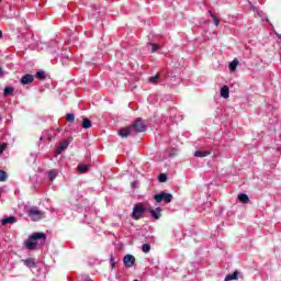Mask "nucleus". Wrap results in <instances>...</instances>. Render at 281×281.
Masks as SVG:
<instances>
[{
	"instance_id": "nucleus-1",
	"label": "nucleus",
	"mask_w": 281,
	"mask_h": 281,
	"mask_svg": "<svg viewBox=\"0 0 281 281\" xmlns=\"http://www.w3.org/2000/svg\"><path fill=\"white\" fill-rule=\"evenodd\" d=\"M146 131V123L142 119H136L133 124L123 127L119 131L120 137H135L137 133H144Z\"/></svg>"
},
{
	"instance_id": "nucleus-2",
	"label": "nucleus",
	"mask_w": 281,
	"mask_h": 281,
	"mask_svg": "<svg viewBox=\"0 0 281 281\" xmlns=\"http://www.w3.org/2000/svg\"><path fill=\"white\" fill-rule=\"evenodd\" d=\"M45 240H47V235L45 233H34L25 241V247L30 250L36 249V245H45Z\"/></svg>"
},
{
	"instance_id": "nucleus-3",
	"label": "nucleus",
	"mask_w": 281,
	"mask_h": 281,
	"mask_svg": "<svg viewBox=\"0 0 281 281\" xmlns=\"http://www.w3.org/2000/svg\"><path fill=\"white\" fill-rule=\"evenodd\" d=\"M26 214H27L29 218H31V221H33V222L41 221L43 218V216H45V213L43 211L38 210V207H36V206H32L31 209H29L26 211Z\"/></svg>"
},
{
	"instance_id": "nucleus-4",
	"label": "nucleus",
	"mask_w": 281,
	"mask_h": 281,
	"mask_svg": "<svg viewBox=\"0 0 281 281\" xmlns=\"http://www.w3.org/2000/svg\"><path fill=\"white\" fill-rule=\"evenodd\" d=\"M156 203H164L165 205H168V203L172 202V194L160 192L154 196Z\"/></svg>"
},
{
	"instance_id": "nucleus-5",
	"label": "nucleus",
	"mask_w": 281,
	"mask_h": 281,
	"mask_svg": "<svg viewBox=\"0 0 281 281\" xmlns=\"http://www.w3.org/2000/svg\"><path fill=\"white\" fill-rule=\"evenodd\" d=\"M142 216H144V207L142 205L134 206L132 212V218H135V221H139Z\"/></svg>"
},
{
	"instance_id": "nucleus-6",
	"label": "nucleus",
	"mask_w": 281,
	"mask_h": 281,
	"mask_svg": "<svg viewBox=\"0 0 281 281\" xmlns=\"http://www.w3.org/2000/svg\"><path fill=\"white\" fill-rule=\"evenodd\" d=\"M22 262L27 267V269H36V259L34 258H27L23 259Z\"/></svg>"
},
{
	"instance_id": "nucleus-7",
	"label": "nucleus",
	"mask_w": 281,
	"mask_h": 281,
	"mask_svg": "<svg viewBox=\"0 0 281 281\" xmlns=\"http://www.w3.org/2000/svg\"><path fill=\"white\" fill-rule=\"evenodd\" d=\"M123 262L125 267H133V265H135V257L133 255H126L123 258Z\"/></svg>"
},
{
	"instance_id": "nucleus-8",
	"label": "nucleus",
	"mask_w": 281,
	"mask_h": 281,
	"mask_svg": "<svg viewBox=\"0 0 281 281\" xmlns=\"http://www.w3.org/2000/svg\"><path fill=\"white\" fill-rule=\"evenodd\" d=\"M67 148H69V142L64 140L59 144V146L57 147L56 154L60 155V153H63V150H67Z\"/></svg>"
},
{
	"instance_id": "nucleus-9",
	"label": "nucleus",
	"mask_w": 281,
	"mask_h": 281,
	"mask_svg": "<svg viewBox=\"0 0 281 281\" xmlns=\"http://www.w3.org/2000/svg\"><path fill=\"white\" fill-rule=\"evenodd\" d=\"M34 82V76L33 75H25L21 78V83L22 85H30Z\"/></svg>"
},
{
	"instance_id": "nucleus-10",
	"label": "nucleus",
	"mask_w": 281,
	"mask_h": 281,
	"mask_svg": "<svg viewBox=\"0 0 281 281\" xmlns=\"http://www.w3.org/2000/svg\"><path fill=\"white\" fill-rule=\"evenodd\" d=\"M148 82H149L150 85H157L158 82H161V75L158 72V74H156L155 76L149 77V78H148Z\"/></svg>"
},
{
	"instance_id": "nucleus-11",
	"label": "nucleus",
	"mask_w": 281,
	"mask_h": 281,
	"mask_svg": "<svg viewBox=\"0 0 281 281\" xmlns=\"http://www.w3.org/2000/svg\"><path fill=\"white\" fill-rule=\"evenodd\" d=\"M252 11L255 12V16H259V19H261V21H269L267 19V15H265V12L259 11L256 7H252Z\"/></svg>"
},
{
	"instance_id": "nucleus-12",
	"label": "nucleus",
	"mask_w": 281,
	"mask_h": 281,
	"mask_svg": "<svg viewBox=\"0 0 281 281\" xmlns=\"http://www.w3.org/2000/svg\"><path fill=\"white\" fill-rule=\"evenodd\" d=\"M153 218L159 220L161 218V207H156L155 210L149 211Z\"/></svg>"
},
{
	"instance_id": "nucleus-13",
	"label": "nucleus",
	"mask_w": 281,
	"mask_h": 281,
	"mask_svg": "<svg viewBox=\"0 0 281 281\" xmlns=\"http://www.w3.org/2000/svg\"><path fill=\"white\" fill-rule=\"evenodd\" d=\"M221 98H224V100H227V98H229V87L227 86H223L221 88Z\"/></svg>"
},
{
	"instance_id": "nucleus-14",
	"label": "nucleus",
	"mask_w": 281,
	"mask_h": 281,
	"mask_svg": "<svg viewBox=\"0 0 281 281\" xmlns=\"http://www.w3.org/2000/svg\"><path fill=\"white\" fill-rule=\"evenodd\" d=\"M1 223L2 225H8V224L14 225V223H16V217L14 216L4 217L2 218Z\"/></svg>"
},
{
	"instance_id": "nucleus-15",
	"label": "nucleus",
	"mask_w": 281,
	"mask_h": 281,
	"mask_svg": "<svg viewBox=\"0 0 281 281\" xmlns=\"http://www.w3.org/2000/svg\"><path fill=\"white\" fill-rule=\"evenodd\" d=\"M209 155H212L210 150H196L194 153V157H207Z\"/></svg>"
},
{
	"instance_id": "nucleus-16",
	"label": "nucleus",
	"mask_w": 281,
	"mask_h": 281,
	"mask_svg": "<svg viewBox=\"0 0 281 281\" xmlns=\"http://www.w3.org/2000/svg\"><path fill=\"white\" fill-rule=\"evenodd\" d=\"M231 280H238V270H236L232 274H227L224 279V281H231Z\"/></svg>"
},
{
	"instance_id": "nucleus-17",
	"label": "nucleus",
	"mask_w": 281,
	"mask_h": 281,
	"mask_svg": "<svg viewBox=\"0 0 281 281\" xmlns=\"http://www.w3.org/2000/svg\"><path fill=\"white\" fill-rule=\"evenodd\" d=\"M238 201H240V203H249V195L241 193L238 195Z\"/></svg>"
},
{
	"instance_id": "nucleus-18",
	"label": "nucleus",
	"mask_w": 281,
	"mask_h": 281,
	"mask_svg": "<svg viewBox=\"0 0 281 281\" xmlns=\"http://www.w3.org/2000/svg\"><path fill=\"white\" fill-rule=\"evenodd\" d=\"M81 126L83 128H91V120L87 119V117H82V124Z\"/></svg>"
},
{
	"instance_id": "nucleus-19",
	"label": "nucleus",
	"mask_w": 281,
	"mask_h": 281,
	"mask_svg": "<svg viewBox=\"0 0 281 281\" xmlns=\"http://www.w3.org/2000/svg\"><path fill=\"white\" fill-rule=\"evenodd\" d=\"M77 170L80 175H85L89 170V167L87 165H78Z\"/></svg>"
},
{
	"instance_id": "nucleus-20",
	"label": "nucleus",
	"mask_w": 281,
	"mask_h": 281,
	"mask_svg": "<svg viewBox=\"0 0 281 281\" xmlns=\"http://www.w3.org/2000/svg\"><path fill=\"white\" fill-rule=\"evenodd\" d=\"M57 177H58V171H56L54 169L48 171L49 181H54V179H56Z\"/></svg>"
},
{
	"instance_id": "nucleus-21",
	"label": "nucleus",
	"mask_w": 281,
	"mask_h": 281,
	"mask_svg": "<svg viewBox=\"0 0 281 281\" xmlns=\"http://www.w3.org/2000/svg\"><path fill=\"white\" fill-rule=\"evenodd\" d=\"M209 14H210V16L213 19L214 25H215L216 27H218V25H221V21L218 20V18H216V16L212 13V11H209Z\"/></svg>"
},
{
	"instance_id": "nucleus-22",
	"label": "nucleus",
	"mask_w": 281,
	"mask_h": 281,
	"mask_svg": "<svg viewBox=\"0 0 281 281\" xmlns=\"http://www.w3.org/2000/svg\"><path fill=\"white\" fill-rule=\"evenodd\" d=\"M236 67H238V59H234V60L229 64V71H232V72L236 71Z\"/></svg>"
},
{
	"instance_id": "nucleus-23",
	"label": "nucleus",
	"mask_w": 281,
	"mask_h": 281,
	"mask_svg": "<svg viewBox=\"0 0 281 281\" xmlns=\"http://www.w3.org/2000/svg\"><path fill=\"white\" fill-rule=\"evenodd\" d=\"M12 93H14V88L12 87L4 88V95H12Z\"/></svg>"
},
{
	"instance_id": "nucleus-24",
	"label": "nucleus",
	"mask_w": 281,
	"mask_h": 281,
	"mask_svg": "<svg viewBox=\"0 0 281 281\" xmlns=\"http://www.w3.org/2000/svg\"><path fill=\"white\" fill-rule=\"evenodd\" d=\"M158 181L160 183H166V181H168V177L166 176V173H160L158 177Z\"/></svg>"
},
{
	"instance_id": "nucleus-25",
	"label": "nucleus",
	"mask_w": 281,
	"mask_h": 281,
	"mask_svg": "<svg viewBox=\"0 0 281 281\" xmlns=\"http://www.w3.org/2000/svg\"><path fill=\"white\" fill-rule=\"evenodd\" d=\"M74 120H76V115L74 113L66 115V122H74Z\"/></svg>"
},
{
	"instance_id": "nucleus-26",
	"label": "nucleus",
	"mask_w": 281,
	"mask_h": 281,
	"mask_svg": "<svg viewBox=\"0 0 281 281\" xmlns=\"http://www.w3.org/2000/svg\"><path fill=\"white\" fill-rule=\"evenodd\" d=\"M36 78H38V80H45V71H37Z\"/></svg>"
},
{
	"instance_id": "nucleus-27",
	"label": "nucleus",
	"mask_w": 281,
	"mask_h": 281,
	"mask_svg": "<svg viewBox=\"0 0 281 281\" xmlns=\"http://www.w3.org/2000/svg\"><path fill=\"white\" fill-rule=\"evenodd\" d=\"M8 179V173L3 170H0V181H5Z\"/></svg>"
},
{
	"instance_id": "nucleus-28",
	"label": "nucleus",
	"mask_w": 281,
	"mask_h": 281,
	"mask_svg": "<svg viewBox=\"0 0 281 281\" xmlns=\"http://www.w3.org/2000/svg\"><path fill=\"white\" fill-rule=\"evenodd\" d=\"M142 249L144 254H148V251H150V244H144Z\"/></svg>"
},
{
	"instance_id": "nucleus-29",
	"label": "nucleus",
	"mask_w": 281,
	"mask_h": 281,
	"mask_svg": "<svg viewBox=\"0 0 281 281\" xmlns=\"http://www.w3.org/2000/svg\"><path fill=\"white\" fill-rule=\"evenodd\" d=\"M5 148H8V144L2 143V144L0 145V155H3V151L5 150Z\"/></svg>"
},
{
	"instance_id": "nucleus-30",
	"label": "nucleus",
	"mask_w": 281,
	"mask_h": 281,
	"mask_svg": "<svg viewBox=\"0 0 281 281\" xmlns=\"http://www.w3.org/2000/svg\"><path fill=\"white\" fill-rule=\"evenodd\" d=\"M150 47H151L153 53H155L159 49V45H157V44H150Z\"/></svg>"
},
{
	"instance_id": "nucleus-31",
	"label": "nucleus",
	"mask_w": 281,
	"mask_h": 281,
	"mask_svg": "<svg viewBox=\"0 0 281 281\" xmlns=\"http://www.w3.org/2000/svg\"><path fill=\"white\" fill-rule=\"evenodd\" d=\"M111 265H112V269H113V267H115V261L113 260V257H111Z\"/></svg>"
},
{
	"instance_id": "nucleus-32",
	"label": "nucleus",
	"mask_w": 281,
	"mask_h": 281,
	"mask_svg": "<svg viewBox=\"0 0 281 281\" xmlns=\"http://www.w3.org/2000/svg\"><path fill=\"white\" fill-rule=\"evenodd\" d=\"M0 76H3V69L0 67Z\"/></svg>"
},
{
	"instance_id": "nucleus-33",
	"label": "nucleus",
	"mask_w": 281,
	"mask_h": 281,
	"mask_svg": "<svg viewBox=\"0 0 281 281\" xmlns=\"http://www.w3.org/2000/svg\"><path fill=\"white\" fill-rule=\"evenodd\" d=\"M0 38H3V32L0 31Z\"/></svg>"
},
{
	"instance_id": "nucleus-34",
	"label": "nucleus",
	"mask_w": 281,
	"mask_h": 281,
	"mask_svg": "<svg viewBox=\"0 0 281 281\" xmlns=\"http://www.w3.org/2000/svg\"><path fill=\"white\" fill-rule=\"evenodd\" d=\"M278 37H279V38H281V36H280V35H278Z\"/></svg>"
}]
</instances>
